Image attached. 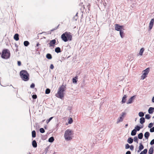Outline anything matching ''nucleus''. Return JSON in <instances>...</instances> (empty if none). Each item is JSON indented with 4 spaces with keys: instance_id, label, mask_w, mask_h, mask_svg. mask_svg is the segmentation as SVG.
Here are the masks:
<instances>
[{
    "instance_id": "1",
    "label": "nucleus",
    "mask_w": 154,
    "mask_h": 154,
    "mask_svg": "<svg viewBox=\"0 0 154 154\" xmlns=\"http://www.w3.org/2000/svg\"><path fill=\"white\" fill-rule=\"evenodd\" d=\"M61 38L63 41L66 42L68 41H71L72 36L70 32H66L61 35Z\"/></svg>"
},
{
    "instance_id": "2",
    "label": "nucleus",
    "mask_w": 154,
    "mask_h": 154,
    "mask_svg": "<svg viewBox=\"0 0 154 154\" xmlns=\"http://www.w3.org/2000/svg\"><path fill=\"white\" fill-rule=\"evenodd\" d=\"M73 131L70 129L66 130L65 132L64 137L66 141L71 140L72 138Z\"/></svg>"
},
{
    "instance_id": "3",
    "label": "nucleus",
    "mask_w": 154,
    "mask_h": 154,
    "mask_svg": "<svg viewBox=\"0 0 154 154\" xmlns=\"http://www.w3.org/2000/svg\"><path fill=\"white\" fill-rule=\"evenodd\" d=\"M20 75L22 79L24 81H27L29 79V74L26 70L20 71Z\"/></svg>"
},
{
    "instance_id": "4",
    "label": "nucleus",
    "mask_w": 154,
    "mask_h": 154,
    "mask_svg": "<svg viewBox=\"0 0 154 154\" xmlns=\"http://www.w3.org/2000/svg\"><path fill=\"white\" fill-rule=\"evenodd\" d=\"M66 85L63 84L59 88L57 92L58 96H56L57 97L61 99L63 97V92L66 90Z\"/></svg>"
},
{
    "instance_id": "5",
    "label": "nucleus",
    "mask_w": 154,
    "mask_h": 154,
    "mask_svg": "<svg viewBox=\"0 0 154 154\" xmlns=\"http://www.w3.org/2000/svg\"><path fill=\"white\" fill-rule=\"evenodd\" d=\"M10 53L9 51L7 49H4L2 52L1 57L4 59H8L10 57Z\"/></svg>"
},
{
    "instance_id": "6",
    "label": "nucleus",
    "mask_w": 154,
    "mask_h": 154,
    "mask_svg": "<svg viewBox=\"0 0 154 154\" xmlns=\"http://www.w3.org/2000/svg\"><path fill=\"white\" fill-rule=\"evenodd\" d=\"M126 113L124 112H122L121 115H120V117L117 120L116 123L118 124L120 122L123 121V119L125 117V115Z\"/></svg>"
},
{
    "instance_id": "7",
    "label": "nucleus",
    "mask_w": 154,
    "mask_h": 154,
    "mask_svg": "<svg viewBox=\"0 0 154 154\" xmlns=\"http://www.w3.org/2000/svg\"><path fill=\"white\" fill-rule=\"evenodd\" d=\"M56 43V41L55 39H54L51 40L50 42L48 43V44L49 45V47H54Z\"/></svg>"
},
{
    "instance_id": "8",
    "label": "nucleus",
    "mask_w": 154,
    "mask_h": 154,
    "mask_svg": "<svg viewBox=\"0 0 154 154\" xmlns=\"http://www.w3.org/2000/svg\"><path fill=\"white\" fill-rule=\"evenodd\" d=\"M123 27V26H120L118 24H115V29L116 31H120V30H122Z\"/></svg>"
},
{
    "instance_id": "9",
    "label": "nucleus",
    "mask_w": 154,
    "mask_h": 154,
    "mask_svg": "<svg viewBox=\"0 0 154 154\" xmlns=\"http://www.w3.org/2000/svg\"><path fill=\"white\" fill-rule=\"evenodd\" d=\"M135 97V95L131 97L127 102V104L131 103L133 102V101Z\"/></svg>"
},
{
    "instance_id": "10",
    "label": "nucleus",
    "mask_w": 154,
    "mask_h": 154,
    "mask_svg": "<svg viewBox=\"0 0 154 154\" xmlns=\"http://www.w3.org/2000/svg\"><path fill=\"white\" fill-rule=\"evenodd\" d=\"M154 22V19H152L150 23L149 24V29H151L153 27Z\"/></svg>"
},
{
    "instance_id": "11",
    "label": "nucleus",
    "mask_w": 154,
    "mask_h": 154,
    "mask_svg": "<svg viewBox=\"0 0 154 154\" xmlns=\"http://www.w3.org/2000/svg\"><path fill=\"white\" fill-rule=\"evenodd\" d=\"M149 68H148L146 69H145L143 71V75H146L148 74V73L149 72Z\"/></svg>"
},
{
    "instance_id": "12",
    "label": "nucleus",
    "mask_w": 154,
    "mask_h": 154,
    "mask_svg": "<svg viewBox=\"0 0 154 154\" xmlns=\"http://www.w3.org/2000/svg\"><path fill=\"white\" fill-rule=\"evenodd\" d=\"M154 111V108L153 107H150L148 109V112L150 114H152Z\"/></svg>"
},
{
    "instance_id": "13",
    "label": "nucleus",
    "mask_w": 154,
    "mask_h": 154,
    "mask_svg": "<svg viewBox=\"0 0 154 154\" xmlns=\"http://www.w3.org/2000/svg\"><path fill=\"white\" fill-rule=\"evenodd\" d=\"M14 38L16 41H18L19 40V34L18 33L15 34L14 35Z\"/></svg>"
},
{
    "instance_id": "14",
    "label": "nucleus",
    "mask_w": 154,
    "mask_h": 154,
    "mask_svg": "<svg viewBox=\"0 0 154 154\" xmlns=\"http://www.w3.org/2000/svg\"><path fill=\"white\" fill-rule=\"evenodd\" d=\"M127 141L129 143L131 144L133 142V139L132 137H129L128 138Z\"/></svg>"
},
{
    "instance_id": "15",
    "label": "nucleus",
    "mask_w": 154,
    "mask_h": 154,
    "mask_svg": "<svg viewBox=\"0 0 154 154\" xmlns=\"http://www.w3.org/2000/svg\"><path fill=\"white\" fill-rule=\"evenodd\" d=\"M150 135V133L149 132H146L144 134L145 137L146 139H148Z\"/></svg>"
},
{
    "instance_id": "16",
    "label": "nucleus",
    "mask_w": 154,
    "mask_h": 154,
    "mask_svg": "<svg viewBox=\"0 0 154 154\" xmlns=\"http://www.w3.org/2000/svg\"><path fill=\"white\" fill-rule=\"evenodd\" d=\"M32 145L33 147L34 148H36L37 147V143L36 141L35 140L32 141Z\"/></svg>"
},
{
    "instance_id": "17",
    "label": "nucleus",
    "mask_w": 154,
    "mask_h": 154,
    "mask_svg": "<svg viewBox=\"0 0 154 154\" xmlns=\"http://www.w3.org/2000/svg\"><path fill=\"white\" fill-rule=\"evenodd\" d=\"M154 151L153 147L151 146L149 150V154H153Z\"/></svg>"
},
{
    "instance_id": "18",
    "label": "nucleus",
    "mask_w": 154,
    "mask_h": 154,
    "mask_svg": "<svg viewBox=\"0 0 154 154\" xmlns=\"http://www.w3.org/2000/svg\"><path fill=\"white\" fill-rule=\"evenodd\" d=\"M127 96L126 95H124V96H123L122 99V103H125L126 102V98H127Z\"/></svg>"
},
{
    "instance_id": "19",
    "label": "nucleus",
    "mask_w": 154,
    "mask_h": 154,
    "mask_svg": "<svg viewBox=\"0 0 154 154\" xmlns=\"http://www.w3.org/2000/svg\"><path fill=\"white\" fill-rule=\"evenodd\" d=\"M145 121V119L144 117H141L140 119V122L141 124L144 123Z\"/></svg>"
},
{
    "instance_id": "20",
    "label": "nucleus",
    "mask_w": 154,
    "mask_h": 154,
    "mask_svg": "<svg viewBox=\"0 0 154 154\" xmlns=\"http://www.w3.org/2000/svg\"><path fill=\"white\" fill-rule=\"evenodd\" d=\"M55 51L57 53H59L61 52V49L59 47H56L55 49Z\"/></svg>"
},
{
    "instance_id": "21",
    "label": "nucleus",
    "mask_w": 154,
    "mask_h": 154,
    "mask_svg": "<svg viewBox=\"0 0 154 154\" xmlns=\"http://www.w3.org/2000/svg\"><path fill=\"white\" fill-rule=\"evenodd\" d=\"M46 58L48 59H51L52 58L51 55L49 53H48L46 55Z\"/></svg>"
},
{
    "instance_id": "22",
    "label": "nucleus",
    "mask_w": 154,
    "mask_h": 154,
    "mask_svg": "<svg viewBox=\"0 0 154 154\" xmlns=\"http://www.w3.org/2000/svg\"><path fill=\"white\" fill-rule=\"evenodd\" d=\"M136 130H135V129H134L132 131L131 133V135L133 136H134L136 134Z\"/></svg>"
},
{
    "instance_id": "23",
    "label": "nucleus",
    "mask_w": 154,
    "mask_h": 154,
    "mask_svg": "<svg viewBox=\"0 0 154 154\" xmlns=\"http://www.w3.org/2000/svg\"><path fill=\"white\" fill-rule=\"evenodd\" d=\"M143 137V134L142 133H140L138 135V138L140 139H142Z\"/></svg>"
},
{
    "instance_id": "24",
    "label": "nucleus",
    "mask_w": 154,
    "mask_h": 154,
    "mask_svg": "<svg viewBox=\"0 0 154 154\" xmlns=\"http://www.w3.org/2000/svg\"><path fill=\"white\" fill-rule=\"evenodd\" d=\"M144 49L143 48H142L140 49V52H139V54L140 55L142 56L143 55V53L144 51Z\"/></svg>"
},
{
    "instance_id": "25",
    "label": "nucleus",
    "mask_w": 154,
    "mask_h": 154,
    "mask_svg": "<svg viewBox=\"0 0 154 154\" xmlns=\"http://www.w3.org/2000/svg\"><path fill=\"white\" fill-rule=\"evenodd\" d=\"M78 77L76 76L73 78L72 79V82L73 83H76L77 81Z\"/></svg>"
},
{
    "instance_id": "26",
    "label": "nucleus",
    "mask_w": 154,
    "mask_h": 154,
    "mask_svg": "<svg viewBox=\"0 0 154 154\" xmlns=\"http://www.w3.org/2000/svg\"><path fill=\"white\" fill-rule=\"evenodd\" d=\"M23 44L25 46L27 47L29 45V43L28 41H24Z\"/></svg>"
},
{
    "instance_id": "27",
    "label": "nucleus",
    "mask_w": 154,
    "mask_h": 154,
    "mask_svg": "<svg viewBox=\"0 0 154 154\" xmlns=\"http://www.w3.org/2000/svg\"><path fill=\"white\" fill-rule=\"evenodd\" d=\"M54 138L53 137H51L48 139V141L50 143L53 142L54 140Z\"/></svg>"
},
{
    "instance_id": "28",
    "label": "nucleus",
    "mask_w": 154,
    "mask_h": 154,
    "mask_svg": "<svg viewBox=\"0 0 154 154\" xmlns=\"http://www.w3.org/2000/svg\"><path fill=\"white\" fill-rule=\"evenodd\" d=\"M32 135L33 138H34L36 137V132L35 130L32 131Z\"/></svg>"
},
{
    "instance_id": "29",
    "label": "nucleus",
    "mask_w": 154,
    "mask_h": 154,
    "mask_svg": "<svg viewBox=\"0 0 154 154\" xmlns=\"http://www.w3.org/2000/svg\"><path fill=\"white\" fill-rule=\"evenodd\" d=\"M119 33L121 37L123 38L124 37V36L123 35L124 34L123 31L122 30H120V31H119Z\"/></svg>"
},
{
    "instance_id": "30",
    "label": "nucleus",
    "mask_w": 154,
    "mask_h": 154,
    "mask_svg": "<svg viewBox=\"0 0 154 154\" xmlns=\"http://www.w3.org/2000/svg\"><path fill=\"white\" fill-rule=\"evenodd\" d=\"M139 116L141 117H143L144 116V113L142 112H140L139 113Z\"/></svg>"
},
{
    "instance_id": "31",
    "label": "nucleus",
    "mask_w": 154,
    "mask_h": 154,
    "mask_svg": "<svg viewBox=\"0 0 154 154\" xmlns=\"http://www.w3.org/2000/svg\"><path fill=\"white\" fill-rule=\"evenodd\" d=\"M73 122V119L71 118H69L68 119V123H69V124H72Z\"/></svg>"
},
{
    "instance_id": "32",
    "label": "nucleus",
    "mask_w": 154,
    "mask_h": 154,
    "mask_svg": "<svg viewBox=\"0 0 154 154\" xmlns=\"http://www.w3.org/2000/svg\"><path fill=\"white\" fill-rule=\"evenodd\" d=\"M144 148V146L141 143H140L139 146V149L140 150H141Z\"/></svg>"
},
{
    "instance_id": "33",
    "label": "nucleus",
    "mask_w": 154,
    "mask_h": 154,
    "mask_svg": "<svg viewBox=\"0 0 154 154\" xmlns=\"http://www.w3.org/2000/svg\"><path fill=\"white\" fill-rule=\"evenodd\" d=\"M78 13H77L76 15L73 18V20L75 21H76L77 19H78Z\"/></svg>"
},
{
    "instance_id": "34",
    "label": "nucleus",
    "mask_w": 154,
    "mask_h": 154,
    "mask_svg": "<svg viewBox=\"0 0 154 154\" xmlns=\"http://www.w3.org/2000/svg\"><path fill=\"white\" fill-rule=\"evenodd\" d=\"M140 127L139 126H138V125L136 126L135 127V129H135V130H136V131H139L140 130Z\"/></svg>"
},
{
    "instance_id": "35",
    "label": "nucleus",
    "mask_w": 154,
    "mask_h": 154,
    "mask_svg": "<svg viewBox=\"0 0 154 154\" xmlns=\"http://www.w3.org/2000/svg\"><path fill=\"white\" fill-rule=\"evenodd\" d=\"M151 117V116L150 115L147 114H146L145 116V118L146 119H149Z\"/></svg>"
},
{
    "instance_id": "36",
    "label": "nucleus",
    "mask_w": 154,
    "mask_h": 154,
    "mask_svg": "<svg viewBox=\"0 0 154 154\" xmlns=\"http://www.w3.org/2000/svg\"><path fill=\"white\" fill-rule=\"evenodd\" d=\"M39 131L40 132L42 133H43L45 132V130L43 128H41L39 129Z\"/></svg>"
},
{
    "instance_id": "37",
    "label": "nucleus",
    "mask_w": 154,
    "mask_h": 154,
    "mask_svg": "<svg viewBox=\"0 0 154 154\" xmlns=\"http://www.w3.org/2000/svg\"><path fill=\"white\" fill-rule=\"evenodd\" d=\"M50 92V90L49 88H47L45 90V94H49Z\"/></svg>"
},
{
    "instance_id": "38",
    "label": "nucleus",
    "mask_w": 154,
    "mask_h": 154,
    "mask_svg": "<svg viewBox=\"0 0 154 154\" xmlns=\"http://www.w3.org/2000/svg\"><path fill=\"white\" fill-rule=\"evenodd\" d=\"M147 152V150L146 149H145L143 150L142 151V152L143 154H146Z\"/></svg>"
},
{
    "instance_id": "39",
    "label": "nucleus",
    "mask_w": 154,
    "mask_h": 154,
    "mask_svg": "<svg viewBox=\"0 0 154 154\" xmlns=\"http://www.w3.org/2000/svg\"><path fill=\"white\" fill-rule=\"evenodd\" d=\"M153 125V124L152 123H150L148 125V127L149 128H152Z\"/></svg>"
},
{
    "instance_id": "40",
    "label": "nucleus",
    "mask_w": 154,
    "mask_h": 154,
    "mask_svg": "<svg viewBox=\"0 0 154 154\" xmlns=\"http://www.w3.org/2000/svg\"><path fill=\"white\" fill-rule=\"evenodd\" d=\"M133 140H134V142H137V143H138V139L137 137L136 136L134 137V139Z\"/></svg>"
},
{
    "instance_id": "41",
    "label": "nucleus",
    "mask_w": 154,
    "mask_h": 154,
    "mask_svg": "<svg viewBox=\"0 0 154 154\" xmlns=\"http://www.w3.org/2000/svg\"><path fill=\"white\" fill-rule=\"evenodd\" d=\"M53 117H50L46 121V123H48V122H49L51 121V120L53 119Z\"/></svg>"
},
{
    "instance_id": "42",
    "label": "nucleus",
    "mask_w": 154,
    "mask_h": 154,
    "mask_svg": "<svg viewBox=\"0 0 154 154\" xmlns=\"http://www.w3.org/2000/svg\"><path fill=\"white\" fill-rule=\"evenodd\" d=\"M130 147V146L128 143L126 144L125 145V149H128Z\"/></svg>"
},
{
    "instance_id": "43",
    "label": "nucleus",
    "mask_w": 154,
    "mask_h": 154,
    "mask_svg": "<svg viewBox=\"0 0 154 154\" xmlns=\"http://www.w3.org/2000/svg\"><path fill=\"white\" fill-rule=\"evenodd\" d=\"M32 97L33 99H35L37 97V96L36 94H33L32 95Z\"/></svg>"
},
{
    "instance_id": "44",
    "label": "nucleus",
    "mask_w": 154,
    "mask_h": 154,
    "mask_svg": "<svg viewBox=\"0 0 154 154\" xmlns=\"http://www.w3.org/2000/svg\"><path fill=\"white\" fill-rule=\"evenodd\" d=\"M150 131L151 132H154V126L152 127V128H151L150 129Z\"/></svg>"
},
{
    "instance_id": "45",
    "label": "nucleus",
    "mask_w": 154,
    "mask_h": 154,
    "mask_svg": "<svg viewBox=\"0 0 154 154\" xmlns=\"http://www.w3.org/2000/svg\"><path fill=\"white\" fill-rule=\"evenodd\" d=\"M146 77V75H143L141 76V79L142 80L144 79Z\"/></svg>"
},
{
    "instance_id": "46",
    "label": "nucleus",
    "mask_w": 154,
    "mask_h": 154,
    "mask_svg": "<svg viewBox=\"0 0 154 154\" xmlns=\"http://www.w3.org/2000/svg\"><path fill=\"white\" fill-rule=\"evenodd\" d=\"M130 149L131 150H133L134 149V146L133 145H131L130 146V147H129Z\"/></svg>"
},
{
    "instance_id": "47",
    "label": "nucleus",
    "mask_w": 154,
    "mask_h": 154,
    "mask_svg": "<svg viewBox=\"0 0 154 154\" xmlns=\"http://www.w3.org/2000/svg\"><path fill=\"white\" fill-rule=\"evenodd\" d=\"M150 144L151 145H153L154 144V139L151 141Z\"/></svg>"
},
{
    "instance_id": "48",
    "label": "nucleus",
    "mask_w": 154,
    "mask_h": 154,
    "mask_svg": "<svg viewBox=\"0 0 154 154\" xmlns=\"http://www.w3.org/2000/svg\"><path fill=\"white\" fill-rule=\"evenodd\" d=\"M35 86V84L33 83H32L30 85V87L31 88H33Z\"/></svg>"
},
{
    "instance_id": "49",
    "label": "nucleus",
    "mask_w": 154,
    "mask_h": 154,
    "mask_svg": "<svg viewBox=\"0 0 154 154\" xmlns=\"http://www.w3.org/2000/svg\"><path fill=\"white\" fill-rule=\"evenodd\" d=\"M59 26V25L57 27H55L54 28L51 30V31H53L54 30L57 29L58 28Z\"/></svg>"
},
{
    "instance_id": "50",
    "label": "nucleus",
    "mask_w": 154,
    "mask_h": 154,
    "mask_svg": "<svg viewBox=\"0 0 154 154\" xmlns=\"http://www.w3.org/2000/svg\"><path fill=\"white\" fill-rule=\"evenodd\" d=\"M54 66L53 64H51L50 66V68L51 69H53L54 68Z\"/></svg>"
},
{
    "instance_id": "51",
    "label": "nucleus",
    "mask_w": 154,
    "mask_h": 154,
    "mask_svg": "<svg viewBox=\"0 0 154 154\" xmlns=\"http://www.w3.org/2000/svg\"><path fill=\"white\" fill-rule=\"evenodd\" d=\"M17 64L18 66H20L21 65V62L20 61H18Z\"/></svg>"
},
{
    "instance_id": "52",
    "label": "nucleus",
    "mask_w": 154,
    "mask_h": 154,
    "mask_svg": "<svg viewBox=\"0 0 154 154\" xmlns=\"http://www.w3.org/2000/svg\"><path fill=\"white\" fill-rule=\"evenodd\" d=\"M125 154H131V152L130 151H127Z\"/></svg>"
},
{
    "instance_id": "53",
    "label": "nucleus",
    "mask_w": 154,
    "mask_h": 154,
    "mask_svg": "<svg viewBox=\"0 0 154 154\" xmlns=\"http://www.w3.org/2000/svg\"><path fill=\"white\" fill-rule=\"evenodd\" d=\"M103 5H104V7L105 8L106 5V2H104L103 3Z\"/></svg>"
},
{
    "instance_id": "54",
    "label": "nucleus",
    "mask_w": 154,
    "mask_h": 154,
    "mask_svg": "<svg viewBox=\"0 0 154 154\" xmlns=\"http://www.w3.org/2000/svg\"><path fill=\"white\" fill-rule=\"evenodd\" d=\"M40 45L39 43H38L37 44H36V46H35V47L36 48V47H38L39 45Z\"/></svg>"
},
{
    "instance_id": "55",
    "label": "nucleus",
    "mask_w": 154,
    "mask_h": 154,
    "mask_svg": "<svg viewBox=\"0 0 154 154\" xmlns=\"http://www.w3.org/2000/svg\"><path fill=\"white\" fill-rule=\"evenodd\" d=\"M152 102L154 103V97H153L152 100Z\"/></svg>"
},
{
    "instance_id": "56",
    "label": "nucleus",
    "mask_w": 154,
    "mask_h": 154,
    "mask_svg": "<svg viewBox=\"0 0 154 154\" xmlns=\"http://www.w3.org/2000/svg\"><path fill=\"white\" fill-rule=\"evenodd\" d=\"M44 32H42V33H38V36H38V35H40V34H42V33H44Z\"/></svg>"
},
{
    "instance_id": "57",
    "label": "nucleus",
    "mask_w": 154,
    "mask_h": 154,
    "mask_svg": "<svg viewBox=\"0 0 154 154\" xmlns=\"http://www.w3.org/2000/svg\"><path fill=\"white\" fill-rule=\"evenodd\" d=\"M128 125V124H126L125 125V128H126Z\"/></svg>"
},
{
    "instance_id": "58",
    "label": "nucleus",
    "mask_w": 154,
    "mask_h": 154,
    "mask_svg": "<svg viewBox=\"0 0 154 154\" xmlns=\"http://www.w3.org/2000/svg\"><path fill=\"white\" fill-rule=\"evenodd\" d=\"M140 127V129H141V128H143V126H141V127Z\"/></svg>"
},
{
    "instance_id": "59",
    "label": "nucleus",
    "mask_w": 154,
    "mask_h": 154,
    "mask_svg": "<svg viewBox=\"0 0 154 154\" xmlns=\"http://www.w3.org/2000/svg\"><path fill=\"white\" fill-rule=\"evenodd\" d=\"M47 126H45V129H47Z\"/></svg>"
},
{
    "instance_id": "60",
    "label": "nucleus",
    "mask_w": 154,
    "mask_h": 154,
    "mask_svg": "<svg viewBox=\"0 0 154 154\" xmlns=\"http://www.w3.org/2000/svg\"><path fill=\"white\" fill-rule=\"evenodd\" d=\"M141 151V150H140V149H139L138 150V152H140V151Z\"/></svg>"
},
{
    "instance_id": "61",
    "label": "nucleus",
    "mask_w": 154,
    "mask_h": 154,
    "mask_svg": "<svg viewBox=\"0 0 154 154\" xmlns=\"http://www.w3.org/2000/svg\"><path fill=\"white\" fill-rule=\"evenodd\" d=\"M140 154H143L142 152H141Z\"/></svg>"
},
{
    "instance_id": "62",
    "label": "nucleus",
    "mask_w": 154,
    "mask_h": 154,
    "mask_svg": "<svg viewBox=\"0 0 154 154\" xmlns=\"http://www.w3.org/2000/svg\"><path fill=\"white\" fill-rule=\"evenodd\" d=\"M15 46L16 47H18V46H17L16 44H15Z\"/></svg>"
},
{
    "instance_id": "63",
    "label": "nucleus",
    "mask_w": 154,
    "mask_h": 154,
    "mask_svg": "<svg viewBox=\"0 0 154 154\" xmlns=\"http://www.w3.org/2000/svg\"><path fill=\"white\" fill-rule=\"evenodd\" d=\"M27 154H30V152H29V153H27Z\"/></svg>"
},
{
    "instance_id": "64",
    "label": "nucleus",
    "mask_w": 154,
    "mask_h": 154,
    "mask_svg": "<svg viewBox=\"0 0 154 154\" xmlns=\"http://www.w3.org/2000/svg\"><path fill=\"white\" fill-rule=\"evenodd\" d=\"M17 50H17V49H16V51H17Z\"/></svg>"
}]
</instances>
